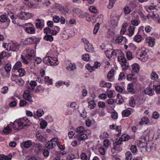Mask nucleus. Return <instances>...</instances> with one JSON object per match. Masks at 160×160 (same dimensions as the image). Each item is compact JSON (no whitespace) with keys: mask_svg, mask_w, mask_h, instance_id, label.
<instances>
[{"mask_svg":"<svg viewBox=\"0 0 160 160\" xmlns=\"http://www.w3.org/2000/svg\"><path fill=\"white\" fill-rule=\"evenodd\" d=\"M115 89L119 92L122 93L124 91V89L119 86H117L115 87Z\"/></svg>","mask_w":160,"mask_h":160,"instance_id":"obj_47","label":"nucleus"},{"mask_svg":"<svg viewBox=\"0 0 160 160\" xmlns=\"http://www.w3.org/2000/svg\"><path fill=\"white\" fill-rule=\"evenodd\" d=\"M44 39L48 41L52 42L53 40V38L51 35L47 34L44 37Z\"/></svg>","mask_w":160,"mask_h":160,"instance_id":"obj_31","label":"nucleus"},{"mask_svg":"<svg viewBox=\"0 0 160 160\" xmlns=\"http://www.w3.org/2000/svg\"><path fill=\"white\" fill-rule=\"evenodd\" d=\"M145 94L150 96H152L154 94V92L152 91V89L150 88H146L144 90Z\"/></svg>","mask_w":160,"mask_h":160,"instance_id":"obj_19","label":"nucleus"},{"mask_svg":"<svg viewBox=\"0 0 160 160\" xmlns=\"http://www.w3.org/2000/svg\"><path fill=\"white\" fill-rule=\"evenodd\" d=\"M135 103V101L134 98H132L130 100L129 104L130 106L132 107H134Z\"/></svg>","mask_w":160,"mask_h":160,"instance_id":"obj_53","label":"nucleus"},{"mask_svg":"<svg viewBox=\"0 0 160 160\" xmlns=\"http://www.w3.org/2000/svg\"><path fill=\"white\" fill-rule=\"evenodd\" d=\"M149 42H148V44L150 46L153 47L155 44L154 42L153 41L154 39L152 37H149Z\"/></svg>","mask_w":160,"mask_h":160,"instance_id":"obj_54","label":"nucleus"},{"mask_svg":"<svg viewBox=\"0 0 160 160\" xmlns=\"http://www.w3.org/2000/svg\"><path fill=\"white\" fill-rule=\"evenodd\" d=\"M20 122L22 123L23 127L30 126L31 125L32 123L26 117H24L19 118Z\"/></svg>","mask_w":160,"mask_h":160,"instance_id":"obj_10","label":"nucleus"},{"mask_svg":"<svg viewBox=\"0 0 160 160\" xmlns=\"http://www.w3.org/2000/svg\"><path fill=\"white\" fill-rule=\"evenodd\" d=\"M149 121V119L148 118L143 117L142 118L141 121L139 122V123L141 125L147 124L148 123Z\"/></svg>","mask_w":160,"mask_h":160,"instance_id":"obj_29","label":"nucleus"},{"mask_svg":"<svg viewBox=\"0 0 160 160\" xmlns=\"http://www.w3.org/2000/svg\"><path fill=\"white\" fill-rule=\"evenodd\" d=\"M37 115L39 117H41L44 113V111L42 109H39L37 110Z\"/></svg>","mask_w":160,"mask_h":160,"instance_id":"obj_50","label":"nucleus"},{"mask_svg":"<svg viewBox=\"0 0 160 160\" xmlns=\"http://www.w3.org/2000/svg\"><path fill=\"white\" fill-rule=\"evenodd\" d=\"M125 156L127 160H131L132 159V154L130 152H127L125 154Z\"/></svg>","mask_w":160,"mask_h":160,"instance_id":"obj_39","label":"nucleus"},{"mask_svg":"<svg viewBox=\"0 0 160 160\" xmlns=\"http://www.w3.org/2000/svg\"><path fill=\"white\" fill-rule=\"evenodd\" d=\"M44 21L43 20H41L39 19L37 20V22L35 23V25L38 28L42 29L44 26L43 23Z\"/></svg>","mask_w":160,"mask_h":160,"instance_id":"obj_16","label":"nucleus"},{"mask_svg":"<svg viewBox=\"0 0 160 160\" xmlns=\"http://www.w3.org/2000/svg\"><path fill=\"white\" fill-rule=\"evenodd\" d=\"M11 66L9 63L7 64L4 67L5 70L7 72H9L11 70Z\"/></svg>","mask_w":160,"mask_h":160,"instance_id":"obj_41","label":"nucleus"},{"mask_svg":"<svg viewBox=\"0 0 160 160\" xmlns=\"http://www.w3.org/2000/svg\"><path fill=\"white\" fill-rule=\"evenodd\" d=\"M20 119L16 120L12 124V127L15 130H19L22 129L23 127L22 123L20 122Z\"/></svg>","mask_w":160,"mask_h":160,"instance_id":"obj_9","label":"nucleus"},{"mask_svg":"<svg viewBox=\"0 0 160 160\" xmlns=\"http://www.w3.org/2000/svg\"><path fill=\"white\" fill-rule=\"evenodd\" d=\"M16 83L18 85L22 86L24 83V82L23 79L21 78L16 80Z\"/></svg>","mask_w":160,"mask_h":160,"instance_id":"obj_44","label":"nucleus"},{"mask_svg":"<svg viewBox=\"0 0 160 160\" xmlns=\"http://www.w3.org/2000/svg\"><path fill=\"white\" fill-rule=\"evenodd\" d=\"M134 40L135 41L138 42H140L141 40V36L138 33L134 37Z\"/></svg>","mask_w":160,"mask_h":160,"instance_id":"obj_40","label":"nucleus"},{"mask_svg":"<svg viewBox=\"0 0 160 160\" xmlns=\"http://www.w3.org/2000/svg\"><path fill=\"white\" fill-rule=\"evenodd\" d=\"M51 57L48 56L44 57L43 59V62L45 64H47L48 65L52 66L53 64L54 63L53 62L51 61Z\"/></svg>","mask_w":160,"mask_h":160,"instance_id":"obj_15","label":"nucleus"},{"mask_svg":"<svg viewBox=\"0 0 160 160\" xmlns=\"http://www.w3.org/2000/svg\"><path fill=\"white\" fill-rule=\"evenodd\" d=\"M81 158L83 160H89V159L87 158V155L85 153H82L81 155Z\"/></svg>","mask_w":160,"mask_h":160,"instance_id":"obj_58","label":"nucleus"},{"mask_svg":"<svg viewBox=\"0 0 160 160\" xmlns=\"http://www.w3.org/2000/svg\"><path fill=\"white\" fill-rule=\"evenodd\" d=\"M68 71H73L77 68V66L74 63H70L66 68Z\"/></svg>","mask_w":160,"mask_h":160,"instance_id":"obj_17","label":"nucleus"},{"mask_svg":"<svg viewBox=\"0 0 160 160\" xmlns=\"http://www.w3.org/2000/svg\"><path fill=\"white\" fill-rule=\"evenodd\" d=\"M32 144L31 140H27L24 141L20 144V146L22 148H28L30 147Z\"/></svg>","mask_w":160,"mask_h":160,"instance_id":"obj_11","label":"nucleus"},{"mask_svg":"<svg viewBox=\"0 0 160 160\" xmlns=\"http://www.w3.org/2000/svg\"><path fill=\"white\" fill-rule=\"evenodd\" d=\"M87 135L86 134L82 133L78 136V141L80 142L81 141L86 139H87Z\"/></svg>","mask_w":160,"mask_h":160,"instance_id":"obj_21","label":"nucleus"},{"mask_svg":"<svg viewBox=\"0 0 160 160\" xmlns=\"http://www.w3.org/2000/svg\"><path fill=\"white\" fill-rule=\"evenodd\" d=\"M22 64L20 62H17L15 64L14 66L12 71L13 72L15 71L16 70H18L22 68Z\"/></svg>","mask_w":160,"mask_h":160,"instance_id":"obj_20","label":"nucleus"},{"mask_svg":"<svg viewBox=\"0 0 160 160\" xmlns=\"http://www.w3.org/2000/svg\"><path fill=\"white\" fill-rule=\"evenodd\" d=\"M26 25L28 26L25 28V30L27 33L29 34H33L35 33V27L32 24L28 23H26Z\"/></svg>","mask_w":160,"mask_h":160,"instance_id":"obj_7","label":"nucleus"},{"mask_svg":"<svg viewBox=\"0 0 160 160\" xmlns=\"http://www.w3.org/2000/svg\"><path fill=\"white\" fill-rule=\"evenodd\" d=\"M88 107L91 109H93L96 105V103L93 100H91L88 102Z\"/></svg>","mask_w":160,"mask_h":160,"instance_id":"obj_34","label":"nucleus"},{"mask_svg":"<svg viewBox=\"0 0 160 160\" xmlns=\"http://www.w3.org/2000/svg\"><path fill=\"white\" fill-rule=\"evenodd\" d=\"M41 132L40 131H38L36 132V141L38 140L44 143H45L47 142L46 137L44 134H41Z\"/></svg>","mask_w":160,"mask_h":160,"instance_id":"obj_4","label":"nucleus"},{"mask_svg":"<svg viewBox=\"0 0 160 160\" xmlns=\"http://www.w3.org/2000/svg\"><path fill=\"white\" fill-rule=\"evenodd\" d=\"M118 61L123 62V63L126 62V59L123 55L118 56Z\"/></svg>","mask_w":160,"mask_h":160,"instance_id":"obj_36","label":"nucleus"},{"mask_svg":"<svg viewBox=\"0 0 160 160\" xmlns=\"http://www.w3.org/2000/svg\"><path fill=\"white\" fill-rule=\"evenodd\" d=\"M130 5L132 8H134L137 6V4L135 1H131Z\"/></svg>","mask_w":160,"mask_h":160,"instance_id":"obj_62","label":"nucleus"},{"mask_svg":"<svg viewBox=\"0 0 160 160\" xmlns=\"http://www.w3.org/2000/svg\"><path fill=\"white\" fill-rule=\"evenodd\" d=\"M100 27V25L98 23H96L95 26L93 30V33L96 34L97 32Z\"/></svg>","mask_w":160,"mask_h":160,"instance_id":"obj_42","label":"nucleus"},{"mask_svg":"<svg viewBox=\"0 0 160 160\" xmlns=\"http://www.w3.org/2000/svg\"><path fill=\"white\" fill-rule=\"evenodd\" d=\"M32 144L36 148H38L39 151H41L43 150L42 146L41 144L39 142H32Z\"/></svg>","mask_w":160,"mask_h":160,"instance_id":"obj_30","label":"nucleus"},{"mask_svg":"<svg viewBox=\"0 0 160 160\" xmlns=\"http://www.w3.org/2000/svg\"><path fill=\"white\" fill-rule=\"evenodd\" d=\"M129 138V136L128 135L126 134H124L122 136L121 139H122V141H126L128 140Z\"/></svg>","mask_w":160,"mask_h":160,"instance_id":"obj_52","label":"nucleus"},{"mask_svg":"<svg viewBox=\"0 0 160 160\" xmlns=\"http://www.w3.org/2000/svg\"><path fill=\"white\" fill-rule=\"evenodd\" d=\"M60 18L57 16H54L53 17V20L54 22L58 23L60 21Z\"/></svg>","mask_w":160,"mask_h":160,"instance_id":"obj_60","label":"nucleus"},{"mask_svg":"<svg viewBox=\"0 0 160 160\" xmlns=\"http://www.w3.org/2000/svg\"><path fill=\"white\" fill-rule=\"evenodd\" d=\"M25 4L28 7L30 8H38L40 7V5L39 4V2H41V1H37L36 2H33L32 1H25Z\"/></svg>","mask_w":160,"mask_h":160,"instance_id":"obj_6","label":"nucleus"},{"mask_svg":"<svg viewBox=\"0 0 160 160\" xmlns=\"http://www.w3.org/2000/svg\"><path fill=\"white\" fill-rule=\"evenodd\" d=\"M85 49L87 52H92L93 51L94 48L91 44L89 43L85 45Z\"/></svg>","mask_w":160,"mask_h":160,"instance_id":"obj_18","label":"nucleus"},{"mask_svg":"<svg viewBox=\"0 0 160 160\" xmlns=\"http://www.w3.org/2000/svg\"><path fill=\"white\" fill-rule=\"evenodd\" d=\"M89 10L92 12L96 13L97 12V10L96 8L93 6H90L89 8Z\"/></svg>","mask_w":160,"mask_h":160,"instance_id":"obj_57","label":"nucleus"},{"mask_svg":"<svg viewBox=\"0 0 160 160\" xmlns=\"http://www.w3.org/2000/svg\"><path fill=\"white\" fill-rule=\"evenodd\" d=\"M44 81L45 83H47L48 85L52 84V79L50 78L48 76H46L45 77Z\"/></svg>","mask_w":160,"mask_h":160,"instance_id":"obj_35","label":"nucleus"},{"mask_svg":"<svg viewBox=\"0 0 160 160\" xmlns=\"http://www.w3.org/2000/svg\"><path fill=\"white\" fill-rule=\"evenodd\" d=\"M105 53L106 56L107 58H110L112 57V52H111L110 49H108L105 52Z\"/></svg>","mask_w":160,"mask_h":160,"instance_id":"obj_46","label":"nucleus"},{"mask_svg":"<svg viewBox=\"0 0 160 160\" xmlns=\"http://www.w3.org/2000/svg\"><path fill=\"white\" fill-rule=\"evenodd\" d=\"M107 95L109 98H111L113 97L114 91L108 89L107 91Z\"/></svg>","mask_w":160,"mask_h":160,"instance_id":"obj_45","label":"nucleus"},{"mask_svg":"<svg viewBox=\"0 0 160 160\" xmlns=\"http://www.w3.org/2000/svg\"><path fill=\"white\" fill-rule=\"evenodd\" d=\"M34 51L33 49H29L28 51V53L26 55V58L24 56L22 55H21V59L22 61L25 64H28V60L32 62L35 59V54Z\"/></svg>","mask_w":160,"mask_h":160,"instance_id":"obj_2","label":"nucleus"},{"mask_svg":"<svg viewBox=\"0 0 160 160\" xmlns=\"http://www.w3.org/2000/svg\"><path fill=\"white\" fill-rule=\"evenodd\" d=\"M147 55L144 51L138 52L136 55V57L142 62H144L147 60Z\"/></svg>","mask_w":160,"mask_h":160,"instance_id":"obj_5","label":"nucleus"},{"mask_svg":"<svg viewBox=\"0 0 160 160\" xmlns=\"http://www.w3.org/2000/svg\"><path fill=\"white\" fill-rule=\"evenodd\" d=\"M132 70L135 72H138L139 70V66L138 64L135 63L132 65Z\"/></svg>","mask_w":160,"mask_h":160,"instance_id":"obj_25","label":"nucleus"},{"mask_svg":"<svg viewBox=\"0 0 160 160\" xmlns=\"http://www.w3.org/2000/svg\"><path fill=\"white\" fill-rule=\"evenodd\" d=\"M135 28L133 26H130L128 28L129 33L128 35L130 37H132L133 34L135 31Z\"/></svg>","mask_w":160,"mask_h":160,"instance_id":"obj_26","label":"nucleus"},{"mask_svg":"<svg viewBox=\"0 0 160 160\" xmlns=\"http://www.w3.org/2000/svg\"><path fill=\"white\" fill-rule=\"evenodd\" d=\"M115 3L114 1H109V4L107 6L108 9H111L113 6L114 4Z\"/></svg>","mask_w":160,"mask_h":160,"instance_id":"obj_59","label":"nucleus"},{"mask_svg":"<svg viewBox=\"0 0 160 160\" xmlns=\"http://www.w3.org/2000/svg\"><path fill=\"white\" fill-rule=\"evenodd\" d=\"M0 21L2 22H9L10 20L6 15H2L0 16Z\"/></svg>","mask_w":160,"mask_h":160,"instance_id":"obj_27","label":"nucleus"},{"mask_svg":"<svg viewBox=\"0 0 160 160\" xmlns=\"http://www.w3.org/2000/svg\"><path fill=\"white\" fill-rule=\"evenodd\" d=\"M8 90V88L7 86H4L1 89V92L3 94L7 93Z\"/></svg>","mask_w":160,"mask_h":160,"instance_id":"obj_51","label":"nucleus"},{"mask_svg":"<svg viewBox=\"0 0 160 160\" xmlns=\"http://www.w3.org/2000/svg\"><path fill=\"white\" fill-rule=\"evenodd\" d=\"M127 79L128 80L132 81L135 82L137 81V78L134 77V76L132 74H129L127 76Z\"/></svg>","mask_w":160,"mask_h":160,"instance_id":"obj_23","label":"nucleus"},{"mask_svg":"<svg viewBox=\"0 0 160 160\" xmlns=\"http://www.w3.org/2000/svg\"><path fill=\"white\" fill-rule=\"evenodd\" d=\"M123 115L125 117H128L131 114V112L129 110H125L122 113Z\"/></svg>","mask_w":160,"mask_h":160,"instance_id":"obj_55","label":"nucleus"},{"mask_svg":"<svg viewBox=\"0 0 160 160\" xmlns=\"http://www.w3.org/2000/svg\"><path fill=\"white\" fill-rule=\"evenodd\" d=\"M12 158V155L9 154L8 156H5L4 155H0V159L1 160H11Z\"/></svg>","mask_w":160,"mask_h":160,"instance_id":"obj_22","label":"nucleus"},{"mask_svg":"<svg viewBox=\"0 0 160 160\" xmlns=\"http://www.w3.org/2000/svg\"><path fill=\"white\" fill-rule=\"evenodd\" d=\"M18 71L19 73L20 77H22L25 75V71L23 68H20L18 70Z\"/></svg>","mask_w":160,"mask_h":160,"instance_id":"obj_43","label":"nucleus"},{"mask_svg":"<svg viewBox=\"0 0 160 160\" xmlns=\"http://www.w3.org/2000/svg\"><path fill=\"white\" fill-rule=\"evenodd\" d=\"M115 71L113 69H111L109 71L107 75L108 78L109 79H111L114 76V73Z\"/></svg>","mask_w":160,"mask_h":160,"instance_id":"obj_38","label":"nucleus"},{"mask_svg":"<svg viewBox=\"0 0 160 160\" xmlns=\"http://www.w3.org/2000/svg\"><path fill=\"white\" fill-rule=\"evenodd\" d=\"M72 12L75 13L80 18H84L86 13L78 8H74L72 9Z\"/></svg>","mask_w":160,"mask_h":160,"instance_id":"obj_8","label":"nucleus"},{"mask_svg":"<svg viewBox=\"0 0 160 160\" xmlns=\"http://www.w3.org/2000/svg\"><path fill=\"white\" fill-rule=\"evenodd\" d=\"M40 125H41V128L42 129H44L47 126V123L44 120L40 123Z\"/></svg>","mask_w":160,"mask_h":160,"instance_id":"obj_56","label":"nucleus"},{"mask_svg":"<svg viewBox=\"0 0 160 160\" xmlns=\"http://www.w3.org/2000/svg\"><path fill=\"white\" fill-rule=\"evenodd\" d=\"M84 129L83 127L80 126L77 128L75 129L76 132L78 134L83 133Z\"/></svg>","mask_w":160,"mask_h":160,"instance_id":"obj_33","label":"nucleus"},{"mask_svg":"<svg viewBox=\"0 0 160 160\" xmlns=\"http://www.w3.org/2000/svg\"><path fill=\"white\" fill-rule=\"evenodd\" d=\"M29 84L30 87L28 86L27 90H26L23 94V97L26 100L28 101L29 102H33L32 100V97L31 96L30 92H32L34 88L37 86V82L34 81H31Z\"/></svg>","mask_w":160,"mask_h":160,"instance_id":"obj_1","label":"nucleus"},{"mask_svg":"<svg viewBox=\"0 0 160 160\" xmlns=\"http://www.w3.org/2000/svg\"><path fill=\"white\" fill-rule=\"evenodd\" d=\"M125 78V76L124 73L123 72H121L119 74L118 80L119 81H121Z\"/></svg>","mask_w":160,"mask_h":160,"instance_id":"obj_61","label":"nucleus"},{"mask_svg":"<svg viewBox=\"0 0 160 160\" xmlns=\"http://www.w3.org/2000/svg\"><path fill=\"white\" fill-rule=\"evenodd\" d=\"M122 67L123 70H126L128 69V68L129 67V66L128 65V64L126 62L124 63L122 65Z\"/></svg>","mask_w":160,"mask_h":160,"instance_id":"obj_63","label":"nucleus"},{"mask_svg":"<svg viewBox=\"0 0 160 160\" xmlns=\"http://www.w3.org/2000/svg\"><path fill=\"white\" fill-rule=\"evenodd\" d=\"M12 131V128L9 126V125H8L7 127L4 128L3 132L5 134H8L11 132Z\"/></svg>","mask_w":160,"mask_h":160,"instance_id":"obj_28","label":"nucleus"},{"mask_svg":"<svg viewBox=\"0 0 160 160\" xmlns=\"http://www.w3.org/2000/svg\"><path fill=\"white\" fill-rule=\"evenodd\" d=\"M127 90L130 93L132 94L134 93L135 90L133 88V85L132 83H129L128 84Z\"/></svg>","mask_w":160,"mask_h":160,"instance_id":"obj_24","label":"nucleus"},{"mask_svg":"<svg viewBox=\"0 0 160 160\" xmlns=\"http://www.w3.org/2000/svg\"><path fill=\"white\" fill-rule=\"evenodd\" d=\"M130 150L133 154H135L137 152V148L135 145H132L130 148Z\"/></svg>","mask_w":160,"mask_h":160,"instance_id":"obj_49","label":"nucleus"},{"mask_svg":"<svg viewBox=\"0 0 160 160\" xmlns=\"http://www.w3.org/2000/svg\"><path fill=\"white\" fill-rule=\"evenodd\" d=\"M89 59L88 54H85L82 56V59L85 61H88Z\"/></svg>","mask_w":160,"mask_h":160,"instance_id":"obj_64","label":"nucleus"},{"mask_svg":"<svg viewBox=\"0 0 160 160\" xmlns=\"http://www.w3.org/2000/svg\"><path fill=\"white\" fill-rule=\"evenodd\" d=\"M123 10L125 14H128L131 12V8L128 6H125L123 8Z\"/></svg>","mask_w":160,"mask_h":160,"instance_id":"obj_32","label":"nucleus"},{"mask_svg":"<svg viewBox=\"0 0 160 160\" xmlns=\"http://www.w3.org/2000/svg\"><path fill=\"white\" fill-rule=\"evenodd\" d=\"M19 48V45L17 43H13L9 47V50L15 52Z\"/></svg>","mask_w":160,"mask_h":160,"instance_id":"obj_14","label":"nucleus"},{"mask_svg":"<svg viewBox=\"0 0 160 160\" xmlns=\"http://www.w3.org/2000/svg\"><path fill=\"white\" fill-rule=\"evenodd\" d=\"M17 17L22 20H27L32 17V14L30 13L21 11L17 14Z\"/></svg>","mask_w":160,"mask_h":160,"instance_id":"obj_3","label":"nucleus"},{"mask_svg":"<svg viewBox=\"0 0 160 160\" xmlns=\"http://www.w3.org/2000/svg\"><path fill=\"white\" fill-rule=\"evenodd\" d=\"M158 75L155 72L153 71L151 74V79L152 80L158 79Z\"/></svg>","mask_w":160,"mask_h":160,"instance_id":"obj_37","label":"nucleus"},{"mask_svg":"<svg viewBox=\"0 0 160 160\" xmlns=\"http://www.w3.org/2000/svg\"><path fill=\"white\" fill-rule=\"evenodd\" d=\"M53 140L51 139L46 144V147L47 148L50 149L53 148L56 146V143L53 142Z\"/></svg>","mask_w":160,"mask_h":160,"instance_id":"obj_13","label":"nucleus"},{"mask_svg":"<svg viewBox=\"0 0 160 160\" xmlns=\"http://www.w3.org/2000/svg\"><path fill=\"white\" fill-rule=\"evenodd\" d=\"M153 89L156 91L157 93H158L160 92V85L157 86L153 85Z\"/></svg>","mask_w":160,"mask_h":160,"instance_id":"obj_48","label":"nucleus"},{"mask_svg":"<svg viewBox=\"0 0 160 160\" xmlns=\"http://www.w3.org/2000/svg\"><path fill=\"white\" fill-rule=\"evenodd\" d=\"M127 40L125 37H124L122 36H118L115 39V42L119 44L122 42V44H124Z\"/></svg>","mask_w":160,"mask_h":160,"instance_id":"obj_12","label":"nucleus"}]
</instances>
